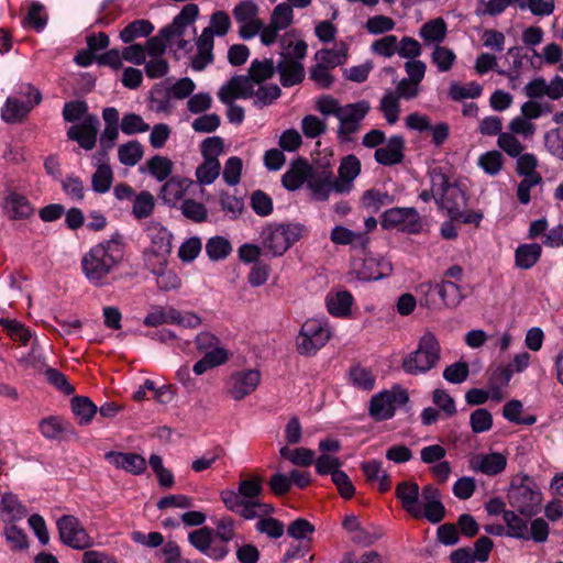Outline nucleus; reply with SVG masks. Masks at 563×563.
<instances>
[{
  "label": "nucleus",
  "mask_w": 563,
  "mask_h": 563,
  "mask_svg": "<svg viewBox=\"0 0 563 563\" xmlns=\"http://www.w3.org/2000/svg\"><path fill=\"white\" fill-rule=\"evenodd\" d=\"M433 189L440 190L437 205L444 210L451 220L466 224L478 225L483 219L481 212L466 210L467 198L465 191L455 183H450L442 167H434L429 172Z\"/></svg>",
  "instance_id": "f257e3e1"
},
{
  "label": "nucleus",
  "mask_w": 563,
  "mask_h": 563,
  "mask_svg": "<svg viewBox=\"0 0 563 563\" xmlns=\"http://www.w3.org/2000/svg\"><path fill=\"white\" fill-rule=\"evenodd\" d=\"M217 531L209 527L194 530L188 536L189 543L208 558L220 561L229 554L228 542L235 537L234 520L223 517L216 521Z\"/></svg>",
  "instance_id": "f03ea898"
},
{
  "label": "nucleus",
  "mask_w": 563,
  "mask_h": 563,
  "mask_svg": "<svg viewBox=\"0 0 563 563\" xmlns=\"http://www.w3.org/2000/svg\"><path fill=\"white\" fill-rule=\"evenodd\" d=\"M122 256L120 249H90L81 257L82 273L93 286H104Z\"/></svg>",
  "instance_id": "7ed1b4c3"
},
{
  "label": "nucleus",
  "mask_w": 563,
  "mask_h": 563,
  "mask_svg": "<svg viewBox=\"0 0 563 563\" xmlns=\"http://www.w3.org/2000/svg\"><path fill=\"white\" fill-rule=\"evenodd\" d=\"M441 360V346L431 332H426L418 341L417 349L401 361V368L409 375H422L437 367Z\"/></svg>",
  "instance_id": "20e7f679"
},
{
  "label": "nucleus",
  "mask_w": 563,
  "mask_h": 563,
  "mask_svg": "<svg viewBox=\"0 0 563 563\" xmlns=\"http://www.w3.org/2000/svg\"><path fill=\"white\" fill-rule=\"evenodd\" d=\"M331 334V328L325 319H308L296 339L298 353L305 356L314 355L329 342Z\"/></svg>",
  "instance_id": "39448f33"
},
{
  "label": "nucleus",
  "mask_w": 563,
  "mask_h": 563,
  "mask_svg": "<svg viewBox=\"0 0 563 563\" xmlns=\"http://www.w3.org/2000/svg\"><path fill=\"white\" fill-rule=\"evenodd\" d=\"M199 13L198 5L195 3L186 4L181 11L174 18L172 24L161 30L167 41L168 45L175 47L176 51L187 52L190 48V40H186L185 36Z\"/></svg>",
  "instance_id": "423d86ee"
},
{
  "label": "nucleus",
  "mask_w": 563,
  "mask_h": 563,
  "mask_svg": "<svg viewBox=\"0 0 563 563\" xmlns=\"http://www.w3.org/2000/svg\"><path fill=\"white\" fill-rule=\"evenodd\" d=\"M380 224L385 230H397L408 234H419L424 227L421 216L411 207L385 210L380 216Z\"/></svg>",
  "instance_id": "0eeeda50"
},
{
  "label": "nucleus",
  "mask_w": 563,
  "mask_h": 563,
  "mask_svg": "<svg viewBox=\"0 0 563 563\" xmlns=\"http://www.w3.org/2000/svg\"><path fill=\"white\" fill-rule=\"evenodd\" d=\"M508 501L514 509L530 518L540 510L542 494L531 479L525 478L520 484L511 485Z\"/></svg>",
  "instance_id": "6e6552de"
},
{
  "label": "nucleus",
  "mask_w": 563,
  "mask_h": 563,
  "mask_svg": "<svg viewBox=\"0 0 563 563\" xmlns=\"http://www.w3.org/2000/svg\"><path fill=\"white\" fill-rule=\"evenodd\" d=\"M19 92L25 100L9 97L1 109V118L8 123L21 121L42 100L40 90L30 84L21 85Z\"/></svg>",
  "instance_id": "1a4fd4ad"
},
{
  "label": "nucleus",
  "mask_w": 563,
  "mask_h": 563,
  "mask_svg": "<svg viewBox=\"0 0 563 563\" xmlns=\"http://www.w3.org/2000/svg\"><path fill=\"white\" fill-rule=\"evenodd\" d=\"M408 393L400 387H393L372 396L368 407L369 416L376 421H385L395 416L397 406L408 401Z\"/></svg>",
  "instance_id": "9d476101"
},
{
  "label": "nucleus",
  "mask_w": 563,
  "mask_h": 563,
  "mask_svg": "<svg viewBox=\"0 0 563 563\" xmlns=\"http://www.w3.org/2000/svg\"><path fill=\"white\" fill-rule=\"evenodd\" d=\"M353 273L363 280L379 279L391 269L388 262L375 257L367 249H355V253L351 260Z\"/></svg>",
  "instance_id": "9b49d317"
},
{
  "label": "nucleus",
  "mask_w": 563,
  "mask_h": 563,
  "mask_svg": "<svg viewBox=\"0 0 563 563\" xmlns=\"http://www.w3.org/2000/svg\"><path fill=\"white\" fill-rule=\"evenodd\" d=\"M307 234L300 223H272L262 231L263 246H291Z\"/></svg>",
  "instance_id": "f8f14e48"
},
{
  "label": "nucleus",
  "mask_w": 563,
  "mask_h": 563,
  "mask_svg": "<svg viewBox=\"0 0 563 563\" xmlns=\"http://www.w3.org/2000/svg\"><path fill=\"white\" fill-rule=\"evenodd\" d=\"M371 106L366 100L349 103L342 107L338 126V137L341 142L352 141V135L360 131L361 122L369 112Z\"/></svg>",
  "instance_id": "ddd939ff"
},
{
  "label": "nucleus",
  "mask_w": 563,
  "mask_h": 563,
  "mask_svg": "<svg viewBox=\"0 0 563 563\" xmlns=\"http://www.w3.org/2000/svg\"><path fill=\"white\" fill-rule=\"evenodd\" d=\"M417 291L419 295L426 297L422 305L428 308H431L434 303L433 300L429 298L432 292H437L448 308H456L466 297L464 288L450 280H443L435 285L422 283L418 286Z\"/></svg>",
  "instance_id": "4468645a"
},
{
  "label": "nucleus",
  "mask_w": 563,
  "mask_h": 563,
  "mask_svg": "<svg viewBox=\"0 0 563 563\" xmlns=\"http://www.w3.org/2000/svg\"><path fill=\"white\" fill-rule=\"evenodd\" d=\"M56 525L64 544L76 550L88 549L93 544V539L77 517L65 515L57 520Z\"/></svg>",
  "instance_id": "2eb2a0df"
},
{
  "label": "nucleus",
  "mask_w": 563,
  "mask_h": 563,
  "mask_svg": "<svg viewBox=\"0 0 563 563\" xmlns=\"http://www.w3.org/2000/svg\"><path fill=\"white\" fill-rule=\"evenodd\" d=\"M165 323L194 329L201 324V319L194 312H183L174 307H158L151 311L144 319V324L147 327H157Z\"/></svg>",
  "instance_id": "dca6fc26"
},
{
  "label": "nucleus",
  "mask_w": 563,
  "mask_h": 563,
  "mask_svg": "<svg viewBox=\"0 0 563 563\" xmlns=\"http://www.w3.org/2000/svg\"><path fill=\"white\" fill-rule=\"evenodd\" d=\"M338 183L330 165H312L307 188L317 201H327L332 192L338 194Z\"/></svg>",
  "instance_id": "f3484780"
},
{
  "label": "nucleus",
  "mask_w": 563,
  "mask_h": 563,
  "mask_svg": "<svg viewBox=\"0 0 563 563\" xmlns=\"http://www.w3.org/2000/svg\"><path fill=\"white\" fill-rule=\"evenodd\" d=\"M261 379V372L255 368L233 372L225 382V394L240 401L256 390Z\"/></svg>",
  "instance_id": "a211bd4d"
},
{
  "label": "nucleus",
  "mask_w": 563,
  "mask_h": 563,
  "mask_svg": "<svg viewBox=\"0 0 563 563\" xmlns=\"http://www.w3.org/2000/svg\"><path fill=\"white\" fill-rule=\"evenodd\" d=\"M100 121L97 115H87L67 130V137L86 151L96 146Z\"/></svg>",
  "instance_id": "6ab92c4d"
},
{
  "label": "nucleus",
  "mask_w": 563,
  "mask_h": 563,
  "mask_svg": "<svg viewBox=\"0 0 563 563\" xmlns=\"http://www.w3.org/2000/svg\"><path fill=\"white\" fill-rule=\"evenodd\" d=\"M525 93L530 99L549 98L560 100L563 98V77L556 75L551 80L543 77L533 78L525 88Z\"/></svg>",
  "instance_id": "aec40b11"
},
{
  "label": "nucleus",
  "mask_w": 563,
  "mask_h": 563,
  "mask_svg": "<svg viewBox=\"0 0 563 563\" xmlns=\"http://www.w3.org/2000/svg\"><path fill=\"white\" fill-rule=\"evenodd\" d=\"M405 139L399 134L391 135L383 146L377 147L374 153L375 161L383 166H395L400 164L405 157Z\"/></svg>",
  "instance_id": "412c9836"
},
{
  "label": "nucleus",
  "mask_w": 563,
  "mask_h": 563,
  "mask_svg": "<svg viewBox=\"0 0 563 563\" xmlns=\"http://www.w3.org/2000/svg\"><path fill=\"white\" fill-rule=\"evenodd\" d=\"M419 492L418 484L411 481L400 482L396 487V497L399 499L401 507L415 519L422 518Z\"/></svg>",
  "instance_id": "4be33fe9"
},
{
  "label": "nucleus",
  "mask_w": 563,
  "mask_h": 563,
  "mask_svg": "<svg viewBox=\"0 0 563 563\" xmlns=\"http://www.w3.org/2000/svg\"><path fill=\"white\" fill-rule=\"evenodd\" d=\"M104 459L114 467L133 475L143 474L146 470V460L136 453L109 451Z\"/></svg>",
  "instance_id": "5701e85b"
},
{
  "label": "nucleus",
  "mask_w": 563,
  "mask_h": 563,
  "mask_svg": "<svg viewBox=\"0 0 563 563\" xmlns=\"http://www.w3.org/2000/svg\"><path fill=\"white\" fill-rule=\"evenodd\" d=\"M507 456L500 452L474 455L470 461V467L488 476H495L505 471Z\"/></svg>",
  "instance_id": "b1692460"
},
{
  "label": "nucleus",
  "mask_w": 563,
  "mask_h": 563,
  "mask_svg": "<svg viewBox=\"0 0 563 563\" xmlns=\"http://www.w3.org/2000/svg\"><path fill=\"white\" fill-rule=\"evenodd\" d=\"M277 73L280 84L286 88L299 85L305 78L302 63L286 54H282L277 63Z\"/></svg>",
  "instance_id": "393cba45"
},
{
  "label": "nucleus",
  "mask_w": 563,
  "mask_h": 563,
  "mask_svg": "<svg viewBox=\"0 0 563 563\" xmlns=\"http://www.w3.org/2000/svg\"><path fill=\"white\" fill-rule=\"evenodd\" d=\"M360 173L361 162L355 155L351 154L343 157L338 169V194L350 192L353 188V181Z\"/></svg>",
  "instance_id": "a878e982"
},
{
  "label": "nucleus",
  "mask_w": 563,
  "mask_h": 563,
  "mask_svg": "<svg viewBox=\"0 0 563 563\" xmlns=\"http://www.w3.org/2000/svg\"><path fill=\"white\" fill-rule=\"evenodd\" d=\"M354 298L347 290L330 291L325 296V307L328 312L341 319L350 318Z\"/></svg>",
  "instance_id": "bb28decb"
},
{
  "label": "nucleus",
  "mask_w": 563,
  "mask_h": 563,
  "mask_svg": "<svg viewBox=\"0 0 563 563\" xmlns=\"http://www.w3.org/2000/svg\"><path fill=\"white\" fill-rule=\"evenodd\" d=\"M311 166L302 158L294 161L282 177L283 186L289 191H295L303 184H308Z\"/></svg>",
  "instance_id": "cd10ccee"
},
{
  "label": "nucleus",
  "mask_w": 563,
  "mask_h": 563,
  "mask_svg": "<svg viewBox=\"0 0 563 563\" xmlns=\"http://www.w3.org/2000/svg\"><path fill=\"white\" fill-rule=\"evenodd\" d=\"M195 183L188 178L173 177L162 186L159 196L165 203L176 206L177 202L186 199L187 191Z\"/></svg>",
  "instance_id": "c85d7f7f"
},
{
  "label": "nucleus",
  "mask_w": 563,
  "mask_h": 563,
  "mask_svg": "<svg viewBox=\"0 0 563 563\" xmlns=\"http://www.w3.org/2000/svg\"><path fill=\"white\" fill-rule=\"evenodd\" d=\"M2 207L4 213L13 220L26 219L33 213V207L27 198L14 191L5 196Z\"/></svg>",
  "instance_id": "c756f323"
},
{
  "label": "nucleus",
  "mask_w": 563,
  "mask_h": 563,
  "mask_svg": "<svg viewBox=\"0 0 563 563\" xmlns=\"http://www.w3.org/2000/svg\"><path fill=\"white\" fill-rule=\"evenodd\" d=\"M448 34V26L442 18L432 19L419 29L418 35L426 46L432 48L441 45Z\"/></svg>",
  "instance_id": "7c9ffc66"
},
{
  "label": "nucleus",
  "mask_w": 563,
  "mask_h": 563,
  "mask_svg": "<svg viewBox=\"0 0 563 563\" xmlns=\"http://www.w3.org/2000/svg\"><path fill=\"white\" fill-rule=\"evenodd\" d=\"M256 82L252 76H234L221 89H227V93L234 98H250L255 95Z\"/></svg>",
  "instance_id": "2f4dec72"
},
{
  "label": "nucleus",
  "mask_w": 563,
  "mask_h": 563,
  "mask_svg": "<svg viewBox=\"0 0 563 563\" xmlns=\"http://www.w3.org/2000/svg\"><path fill=\"white\" fill-rule=\"evenodd\" d=\"M1 504V518L4 523H14L15 521L23 519L27 514L25 506H23L19 501L18 497L11 493L3 495Z\"/></svg>",
  "instance_id": "473e14b6"
},
{
  "label": "nucleus",
  "mask_w": 563,
  "mask_h": 563,
  "mask_svg": "<svg viewBox=\"0 0 563 563\" xmlns=\"http://www.w3.org/2000/svg\"><path fill=\"white\" fill-rule=\"evenodd\" d=\"M154 31V25L148 20H135L129 23L121 32L120 38L123 43H132L140 37H146Z\"/></svg>",
  "instance_id": "72a5a7b5"
},
{
  "label": "nucleus",
  "mask_w": 563,
  "mask_h": 563,
  "mask_svg": "<svg viewBox=\"0 0 563 563\" xmlns=\"http://www.w3.org/2000/svg\"><path fill=\"white\" fill-rule=\"evenodd\" d=\"M154 208V196L150 191L143 190L133 199L132 214L137 220L145 219L153 213Z\"/></svg>",
  "instance_id": "f704fd0d"
},
{
  "label": "nucleus",
  "mask_w": 563,
  "mask_h": 563,
  "mask_svg": "<svg viewBox=\"0 0 563 563\" xmlns=\"http://www.w3.org/2000/svg\"><path fill=\"white\" fill-rule=\"evenodd\" d=\"M277 71V65L274 64L272 58L254 59L249 68V74L257 85L272 78Z\"/></svg>",
  "instance_id": "c9c22d12"
},
{
  "label": "nucleus",
  "mask_w": 563,
  "mask_h": 563,
  "mask_svg": "<svg viewBox=\"0 0 563 563\" xmlns=\"http://www.w3.org/2000/svg\"><path fill=\"white\" fill-rule=\"evenodd\" d=\"M504 521L507 526V536L517 539H529L527 521L516 515L515 511H504Z\"/></svg>",
  "instance_id": "e433bc0d"
},
{
  "label": "nucleus",
  "mask_w": 563,
  "mask_h": 563,
  "mask_svg": "<svg viewBox=\"0 0 563 563\" xmlns=\"http://www.w3.org/2000/svg\"><path fill=\"white\" fill-rule=\"evenodd\" d=\"M167 88L157 86L155 87L150 97V109L155 113H169L174 104Z\"/></svg>",
  "instance_id": "4c0bfd02"
},
{
  "label": "nucleus",
  "mask_w": 563,
  "mask_h": 563,
  "mask_svg": "<svg viewBox=\"0 0 563 563\" xmlns=\"http://www.w3.org/2000/svg\"><path fill=\"white\" fill-rule=\"evenodd\" d=\"M521 11L529 10L534 16H550L555 10V0H516Z\"/></svg>",
  "instance_id": "58836bf2"
},
{
  "label": "nucleus",
  "mask_w": 563,
  "mask_h": 563,
  "mask_svg": "<svg viewBox=\"0 0 563 563\" xmlns=\"http://www.w3.org/2000/svg\"><path fill=\"white\" fill-rule=\"evenodd\" d=\"M379 110L388 124H395L399 119L400 112V104L397 95L391 90L384 93L379 102Z\"/></svg>",
  "instance_id": "ea45409f"
},
{
  "label": "nucleus",
  "mask_w": 563,
  "mask_h": 563,
  "mask_svg": "<svg viewBox=\"0 0 563 563\" xmlns=\"http://www.w3.org/2000/svg\"><path fill=\"white\" fill-rule=\"evenodd\" d=\"M170 249H146L143 253L145 265L153 274L166 267Z\"/></svg>",
  "instance_id": "a19ab883"
},
{
  "label": "nucleus",
  "mask_w": 563,
  "mask_h": 563,
  "mask_svg": "<svg viewBox=\"0 0 563 563\" xmlns=\"http://www.w3.org/2000/svg\"><path fill=\"white\" fill-rule=\"evenodd\" d=\"M456 60L453 49L439 45L432 48L431 63L434 64L440 73H446L452 69Z\"/></svg>",
  "instance_id": "79ce46f5"
},
{
  "label": "nucleus",
  "mask_w": 563,
  "mask_h": 563,
  "mask_svg": "<svg viewBox=\"0 0 563 563\" xmlns=\"http://www.w3.org/2000/svg\"><path fill=\"white\" fill-rule=\"evenodd\" d=\"M113 181V172L108 164H101L91 177L92 190L97 194H106Z\"/></svg>",
  "instance_id": "37998d69"
},
{
  "label": "nucleus",
  "mask_w": 563,
  "mask_h": 563,
  "mask_svg": "<svg viewBox=\"0 0 563 563\" xmlns=\"http://www.w3.org/2000/svg\"><path fill=\"white\" fill-rule=\"evenodd\" d=\"M71 410L79 419L80 424H87L97 412V407L87 397H75L71 400Z\"/></svg>",
  "instance_id": "c03bdc74"
},
{
  "label": "nucleus",
  "mask_w": 563,
  "mask_h": 563,
  "mask_svg": "<svg viewBox=\"0 0 563 563\" xmlns=\"http://www.w3.org/2000/svg\"><path fill=\"white\" fill-rule=\"evenodd\" d=\"M38 429L44 438L56 440L66 431L67 423L62 418L52 416L42 419Z\"/></svg>",
  "instance_id": "a18cd8bd"
},
{
  "label": "nucleus",
  "mask_w": 563,
  "mask_h": 563,
  "mask_svg": "<svg viewBox=\"0 0 563 563\" xmlns=\"http://www.w3.org/2000/svg\"><path fill=\"white\" fill-rule=\"evenodd\" d=\"M118 156L121 164L134 166L143 156V147L137 141H130L119 146Z\"/></svg>",
  "instance_id": "49530a36"
},
{
  "label": "nucleus",
  "mask_w": 563,
  "mask_h": 563,
  "mask_svg": "<svg viewBox=\"0 0 563 563\" xmlns=\"http://www.w3.org/2000/svg\"><path fill=\"white\" fill-rule=\"evenodd\" d=\"M221 165L218 158L205 159L196 169V177L201 185L212 184L220 175Z\"/></svg>",
  "instance_id": "de8ad7c7"
},
{
  "label": "nucleus",
  "mask_w": 563,
  "mask_h": 563,
  "mask_svg": "<svg viewBox=\"0 0 563 563\" xmlns=\"http://www.w3.org/2000/svg\"><path fill=\"white\" fill-rule=\"evenodd\" d=\"M23 24L33 27L36 32H42L47 24V14L44 11V5L37 1L32 2Z\"/></svg>",
  "instance_id": "09e8293b"
},
{
  "label": "nucleus",
  "mask_w": 563,
  "mask_h": 563,
  "mask_svg": "<svg viewBox=\"0 0 563 563\" xmlns=\"http://www.w3.org/2000/svg\"><path fill=\"white\" fill-rule=\"evenodd\" d=\"M362 206L373 212L378 211L383 206L391 202V197L387 191L368 189L362 196Z\"/></svg>",
  "instance_id": "8fccbe9b"
},
{
  "label": "nucleus",
  "mask_w": 563,
  "mask_h": 563,
  "mask_svg": "<svg viewBox=\"0 0 563 563\" xmlns=\"http://www.w3.org/2000/svg\"><path fill=\"white\" fill-rule=\"evenodd\" d=\"M483 88L479 84L471 81L464 86L453 82L449 88V96L454 101L463 99H474L482 95Z\"/></svg>",
  "instance_id": "3c124183"
},
{
  "label": "nucleus",
  "mask_w": 563,
  "mask_h": 563,
  "mask_svg": "<svg viewBox=\"0 0 563 563\" xmlns=\"http://www.w3.org/2000/svg\"><path fill=\"white\" fill-rule=\"evenodd\" d=\"M3 536L12 551L25 550L29 547L25 532L14 523H5Z\"/></svg>",
  "instance_id": "603ef678"
},
{
  "label": "nucleus",
  "mask_w": 563,
  "mask_h": 563,
  "mask_svg": "<svg viewBox=\"0 0 563 563\" xmlns=\"http://www.w3.org/2000/svg\"><path fill=\"white\" fill-rule=\"evenodd\" d=\"M146 236L154 246H172L173 234L158 222L147 225Z\"/></svg>",
  "instance_id": "864d4df0"
},
{
  "label": "nucleus",
  "mask_w": 563,
  "mask_h": 563,
  "mask_svg": "<svg viewBox=\"0 0 563 563\" xmlns=\"http://www.w3.org/2000/svg\"><path fill=\"white\" fill-rule=\"evenodd\" d=\"M224 453L223 448L214 446L213 449L206 451L201 456L195 459L191 462V470L196 473L209 470L219 459L224 456Z\"/></svg>",
  "instance_id": "5fc2aeb1"
},
{
  "label": "nucleus",
  "mask_w": 563,
  "mask_h": 563,
  "mask_svg": "<svg viewBox=\"0 0 563 563\" xmlns=\"http://www.w3.org/2000/svg\"><path fill=\"white\" fill-rule=\"evenodd\" d=\"M503 164V155L498 151H489L478 157V166L489 176L499 174Z\"/></svg>",
  "instance_id": "6e6d98bb"
},
{
  "label": "nucleus",
  "mask_w": 563,
  "mask_h": 563,
  "mask_svg": "<svg viewBox=\"0 0 563 563\" xmlns=\"http://www.w3.org/2000/svg\"><path fill=\"white\" fill-rule=\"evenodd\" d=\"M350 380L352 384L363 390H372L375 385L373 373L363 366L356 365L350 369Z\"/></svg>",
  "instance_id": "4d7b16f0"
},
{
  "label": "nucleus",
  "mask_w": 563,
  "mask_h": 563,
  "mask_svg": "<svg viewBox=\"0 0 563 563\" xmlns=\"http://www.w3.org/2000/svg\"><path fill=\"white\" fill-rule=\"evenodd\" d=\"M544 146L551 155L563 161V126L545 132Z\"/></svg>",
  "instance_id": "13d9d810"
},
{
  "label": "nucleus",
  "mask_w": 563,
  "mask_h": 563,
  "mask_svg": "<svg viewBox=\"0 0 563 563\" xmlns=\"http://www.w3.org/2000/svg\"><path fill=\"white\" fill-rule=\"evenodd\" d=\"M120 129L124 134L133 135L147 132L150 130V125L140 114L131 112L123 115L120 123Z\"/></svg>",
  "instance_id": "bf43d9fd"
},
{
  "label": "nucleus",
  "mask_w": 563,
  "mask_h": 563,
  "mask_svg": "<svg viewBox=\"0 0 563 563\" xmlns=\"http://www.w3.org/2000/svg\"><path fill=\"white\" fill-rule=\"evenodd\" d=\"M181 213L185 218L194 222H203L208 217V210L203 203L186 198L180 205Z\"/></svg>",
  "instance_id": "052dcab7"
},
{
  "label": "nucleus",
  "mask_w": 563,
  "mask_h": 563,
  "mask_svg": "<svg viewBox=\"0 0 563 563\" xmlns=\"http://www.w3.org/2000/svg\"><path fill=\"white\" fill-rule=\"evenodd\" d=\"M150 174L158 181H164L172 173L173 164L167 157L155 155L147 162Z\"/></svg>",
  "instance_id": "680f3d73"
},
{
  "label": "nucleus",
  "mask_w": 563,
  "mask_h": 563,
  "mask_svg": "<svg viewBox=\"0 0 563 563\" xmlns=\"http://www.w3.org/2000/svg\"><path fill=\"white\" fill-rule=\"evenodd\" d=\"M371 48L374 54L390 58L398 54V38L396 35H385L374 41Z\"/></svg>",
  "instance_id": "e2e57ef3"
},
{
  "label": "nucleus",
  "mask_w": 563,
  "mask_h": 563,
  "mask_svg": "<svg viewBox=\"0 0 563 563\" xmlns=\"http://www.w3.org/2000/svg\"><path fill=\"white\" fill-rule=\"evenodd\" d=\"M292 18V8L288 3H279L272 12L271 24L283 31L291 24Z\"/></svg>",
  "instance_id": "0e129e2a"
},
{
  "label": "nucleus",
  "mask_w": 563,
  "mask_h": 563,
  "mask_svg": "<svg viewBox=\"0 0 563 563\" xmlns=\"http://www.w3.org/2000/svg\"><path fill=\"white\" fill-rule=\"evenodd\" d=\"M239 493L244 500H254L258 498L263 490V478L261 476H252L240 482Z\"/></svg>",
  "instance_id": "69168bd1"
},
{
  "label": "nucleus",
  "mask_w": 563,
  "mask_h": 563,
  "mask_svg": "<svg viewBox=\"0 0 563 563\" xmlns=\"http://www.w3.org/2000/svg\"><path fill=\"white\" fill-rule=\"evenodd\" d=\"M88 113V104L85 101L75 100L66 102L63 109V118L66 122L82 121Z\"/></svg>",
  "instance_id": "338daca9"
},
{
  "label": "nucleus",
  "mask_w": 563,
  "mask_h": 563,
  "mask_svg": "<svg viewBox=\"0 0 563 563\" xmlns=\"http://www.w3.org/2000/svg\"><path fill=\"white\" fill-rule=\"evenodd\" d=\"M396 22L386 15H374L367 19L365 29L369 34L378 35L395 29Z\"/></svg>",
  "instance_id": "774afa93"
}]
</instances>
